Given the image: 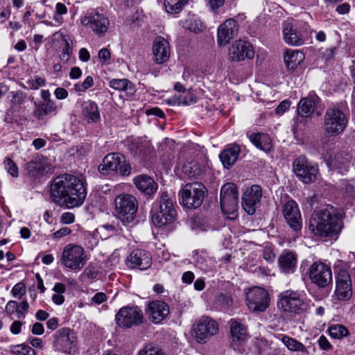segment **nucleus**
<instances>
[{
    "mask_svg": "<svg viewBox=\"0 0 355 355\" xmlns=\"http://www.w3.org/2000/svg\"><path fill=\"white\" fill-rule=\"evenodd\" d=\"M50 196L61 207H80L87 196L86 182L83 178L69 173L58 175L51 184Z\"/></svg>",
    "mask_w": 355,
    "mask_h": 355,
    "instance_id": "nucleus-1",
    "label": "nucleus"
},
{
    "mask_svg": "<svg viewBox=\"0 0 355 355\" xmlns=\"http://www.w3.org/2000/svg\"><path fill=\"white\" fill-rule=\"evenodd\" d=\"M343 227L342 218L336 208L326 205L315 209L311 214L309 228L315 236L334 238L338 236Z\"/></svg>",
    "mask_w": 355,
    "mask_h": 355,
    "instance_id": "nucleus-2",
    "label": "nucleus"
},
{
    "mask_svg": "<svg viewBox=\"0 0 355 355\" xmlns=\"http://www.w3.org/2000/svg\"><path fill=\"white\" fill-rule=\"evenodd\" d=\"M152 222L157 227L166 225L173 222L176 216V211L173 200L167 191L160 193L159 198L152 206Z\"/></svg>",
    "mask_w": 355,
    "mask_h": 355,
    "instance_id": "nucleus-3",
    "label": "nucleus"
},
{
    "mask_svg": "<svg viewBox=\"0 0 355 355\" xmlns=\"http://www.w3.org/2000/svg\"><path fill=\"white\" fill-rule=\"evenodd\" d=\"M115 216L128 228L137 224L136 215L138 209L137 198L130 194H121L116 197Z\"/></svg>",
    "mask_w": 355,
    "mask_h": 355,
    "instance_id": "nucleus-4",
    "label": "nucleus"
},
{
    "mask_svg": "<svg viewBox=\"0 0 355 355\" xmlns=\"http://www.w3.org/2000/svg\"><path fill=\"white\" fill-rule=\"evenodd\" d=\"M278 297V307L291 315H301L309 309L308 303L297 291L287 290L281 293Z\"/></svg>",
    "mask_w": 355,
    "mask_h": 355,
    "instance_id": "nucleus-5",
    "label": "nucleus"
},
{
    "mask_svg": "<svg viewBox=\"0 0 355 355\" xmlns=\"http://www.w3.org/2000/svg\"><path fill=\"white\" fill-rule=\"evenodd\" d=\"M87 256L83 248L76 244L67 245L62 252L60 262L68 269L80 271L85 266Z\"/></svg>",
    "mask_w": 355,
    "mask_h": 355,
    "instance_id": "nucleus-6",
    "label": "nucleus"
},
{
    "mask_svg": "<svg viewBox=\"0 0 355 355\" xmlns=\"http://www.w3.org/2000/svg\"><path fill=\"white\" fill-rule=\"evenodd\" d=\"M347 119L338 107H329L324 115V131L329 136L335 137L343 132L347 127Z\"/></svg>",
    "mask_w": 355,
    "mask_h": 355,
    "instance_id": "nucleus-7",
    "label": "nucleus"
},
{
    "mask_svg": "<svg viewBox=\"0 0 355 355\" xmlns=\"http://www.w3.org/2000/svg\"><path fill=\"white\" fill-rule=\"evenodd\" d=\"M207 192V188L200 182L188 183L180 192L182 203L189 209H196L202 205Z\"/></svg>",
    "mask_w": 355,
    "mask_h": 355,
    "instance_id": "nucleus-8",
    "label": "nucleus"
},
{
    "mask_svg": "<svg viewBox=\"0 0 355 355\" xmlns=\"http://www.w3.org/2000/svg\"><path fill=\"white\" fill-rule=\"evenodd\" d=\"M99 171L105 175L107 170L112 171L122 176H128L131 173L132 167L125 160L123 155L111 153L107 155L103 163L98 166Z\"/></svg>",
    "mask_w": 355,
    "mask_h": 355,
    "instance_id": "nucleus-9",
    "label": "nucleus"
},
{
    "mask_svg": "<svg viewBox=\"0 0 355 355\" xmlns=\"http://www.w3.org/2000/svg\"><path fill=\"white\" fill-rule=\"evenodd\" d=\"M308 272L311 282L319 288H325L332 283L331 268L322 261H314L309 266Z\"/></svg>",
    "mask_w": 355,
    "mask_h": 355,
    "instance_id": "nucleus-10",
    "label": "nucleus"
},
{
    "mask_svg": "<svg viewBox=\"0 0 355 355\" xmlns=\"http://www.w3.org/2000/svg\"><path fill=\"white\" fill-rule=\"evenodd\" d=\"M117 325L122 328L139 326L144 322V315L138 306H123L115 315Z\"/></svg>",
    "mask_w": 355,
    "mask_h": 355,
    "instance_id": "nucleus-11",
    "label": "nucleus"
},
{
    "mask_svg": "<svg viewBox=\"0 0 355 355\" xmlns=\"http://www.w3.org/2000/svg\"><path fill=\"white\" fill-rule=\"evenodd\" d=\"M336 291L335 294L338 300L346 301L352 296V279L349 273L345 266H336Z\"/></svg>",
    "mask_w": 355,
    "mask_h": 355,
    "instance_id": "nucleus-12",
    "label": "nucleus"
},
{
    "mask_svg": "<svg viewBox=\"0 0 355 355\" xmlns=\"http://www.w3.org/2000/svg\"><path fill=\"white\" fill-rule=\"evenodd\" d=\"M293 171L304 184L313 182L318 174V166L308 161L306 157L300 156L293 163Z\"/></svg>",
    "mask_w": 355,
    "mask_h": 355,
    "instance_id": "nucleus-13",
    "label": "nucleus"
},
{
    "mask_svg": "<svg viewBox=\"0 0 355 355\" xmlns=\"http://www.w3.org/2000/svg\"><path fill=\"white\" fill-rule=\"evenodd\" d=\"M245 300L248 309L254 313L263 312L269 306L268 291L260 287H253L246 293Z\"/></svg>",
    "mask_w": 355,
    "mask_h": 355,
    "instance_id": "nucleus-14",
    "label": "nucleus"
},
{
    "mask_svg": "<svg viewBox=\"0 0 355 355\" xmlns=\"http://www.w3.org/2000/svg\"><path fill=\"white\" fill-rule=\"evenodd\" d=\"M239 193L235 184L229 182L220 189V207L225 214H234L239 202Z\"/></svg>",
    "mask_w": 355,
    "mask_h": 355,
    "instance_id": "nucleus-15",
    "label": "nucleus"
},
{
    "mask_svg": "<svg viewBox=\"0 0 355 355\" xmlns=\"http://www.w3.org/2000/svg\"><path fill=\"white\" fill-rule=\"evenodd\" d=\"M54 347L58 351L65 354H71L77 342L75 333L68 327L58 329L54 334Z\"/></svg>",
    "mask_w": 355,
    "mask_h": 355,
    "instance_id": "nucleus-16",
    "label": "nucleus"
},
{
    "mask_svg": "<svg viewBox=\"0 0 355 355\" xmlns=\"http://www.w3.org/2000/svg\"><path fill=\"white\" fill-rule=\"evenodd\" d=\"M196 340L199 343H206L218 331L217 322L211 318L202 317L193 328Z\"/></svg>",
    "mask_w": 355,
    "mask_h": 355,
    "instance_id": "nucleus-17",
    "label": "nucleus"
},
{
    "mask_svg": "<svg viewBox=\"0 0 355 355\" xmlns=\"http://www.w3.org/2000/svg\"><path fill=\"white\" fill-rule=\"evenodd\" d=\"M284 218L289 227L296 232L301 230L302 219L297 202L293 200H288L282 207Z\"/></svg>",
    "mask_w": 355,
    "mask_h": 355,
    "instance_id": "nucleus-18",
    "label": "nucleus"
},
{
    "mask_svg": "<svg viewBox=\"0 0 355 355\" xmlns=\"http://www.w3.org/2000/svg\"><path fill=\"white\" fill-rule=\"evenodd\" d=\"M254 51L252 44L241 40H236L229 49V58L233 62H240L254 58Z\"/></svg>",
    "mask_w": 355,
    "mask_h": 355,
    "instance_id": "nucleus-19",
    "label": "nucleus"
},
{
    "mask_svg": "<svg viewBox=\"0 0 355 355\" xmlns=\"http://www.w3.org/2000/svg\"><path fill=\"white\" fill-rule=\"evenodd\" d=\"M126 266L130 269L145 270L150 267L152 258L150 254L144 250H133L125 259Z\"/></svg>",
    "mask_w": 355,
    "mask_h": 355,
    "instance_id": "nucleus-20",
    "label": "nucleus"
},
{
    "mask_svg": "<svg viewBox=\"0 0 355 355\" xmlns=\"http://www.w3.org/2000/svg\"><path fill=\"white\" fill-rule=\"evenodd\" d=\"M261 196L262 189L259 185L254 184L247 190L242 198V207L245 211L250 215L254 214Z\"/></svg>",
    "mask_w": 355,
    "mask_h": 355,
    "instance_id": "nucleus-21",
    "label": "nucleus"
},
{
    "mask_svg": "<svg viewBox=\"0 0 355 355\" xmlns=\"http://www.w3.org/2000/svg\"><path fill=\"white\" fill-rule=\"evenodd\" d=\"M238 33V24L234 19H228L218 28V43L219 46H225Z\"/></svg>",
    "mask_w": 355,
    "mask_h": 355,
    "instance_id": "nucleus-22",
    "label": "nucleus"
},
{
    "mask_svg": "<svg viewBox=\"0 0 355 355\" xmlns=\"http://www.w3.org/2000/svg\"><path fill=\"white\" fill-rule=\"evenodd\" d=\"M153 53L155 63L161 64L167 62L171 54L168 42L163 37H157L153 43Z\"/></svg>",
    "mask_w": 355,
    "mask_h": 355,
    "instance_id": "nucleus-23",
    "label": "nucleus"
},
{
    "mask_svg": "<svg viewBox=\"0 0 355 355\" xmlns=\"http://www.w3.org/2000/svg\"><path fill=\"white\" fill-rule=\"evenodd\" d=\"M82 22L85 25H89L98 35H102L107 32L110 25L108 19L100 13L91 14L85 17Z\"/></svg>",
    "mask_w": 355,
    "mask_h": 355,
    "instance_id": "nucleus-24",
    "label": "nucleus"
},
{
    "mask_svg": "<svg viewBox=\"0 0 355 355\" xmlns=\"http://www.w3.org/2000/svg\"><path fill=\"white\" fill-rule=\"evenodd\" d=\"M132 182L135 187L146 196H153L158 189V184L154 179L146 174L137 175L133 178Z\"/></svg>",
    "mask_w": 355,
    "mask_h": 355,
    "instance_id": "nucleus-25",
    "label": "nucleus"
},
{
    "mask_svg": "<svg viewBox=\"0 0 355 355\" xmlns=\"http://www.w3.org/2000/svg\"><path fill=\"white\" fill-rule=\"evenodd\" d=\"M169 306L160 300L153 301L148 304V313L150 320L158 324L169 314Z\"/></svg>",
    "mask_w": 355,
    "mask_h": 355,
    "instance_id": "nucleus-26",
    "label": "nucleus"
},
{
    "mask_svg": "<svg viewBox=\"0 0 355 355\" xmlns=\"http://www.w3.org/2000/svg\"><path fill=\"white\" fill-rule=\"evenodd\" d=\"M320 103L319 97L313 93L303 98L298 103L297 113L302 117H308L312 114L315 108Z\"/></svg>",
    "mask_w": 355,
    "mask_h": 355,
    "instance_id": "nucleus-27",
    "label": "nucleus"
},
{
    "mask_svg": "<svg viewBox=\"0 0 355 355\" xmlns=\"http://www.w3.org/2000/svg\"><path fill=\"white\" fill-rule=\"evenodd\" d=\"M58 113V107L54 101L35 102L33 115L38 120H43L46 116Z\"/></svg>",
    "mask_w": 355,
    "mask_h": 355,
    "instance_id": "nucleus-28",
    "label": "nucleus"
},
{
    "mask_svg": "<svg viewBox=\"0 0 355 355\" xmlns=\"http://www.w3.org/2000/svg\"><path fill=\"white\" fill-rule=\"evenodd\" d=\"M281 271L285 274H291L297 266V254L292 252L284 251L278 258Z\"/></svg>",
    "mask_w": 355,
    "mask_h": 355,
    "instance_id": "nucleus-29",
    "label": "nucleus"
},
{
    "mask_svg": "<svg viewBox=\"0 0 355 355\" xmlns=\"http://www.w3.org/2000/svg\"><path fill=\"white\" fill-rule=\"evenodd\" d=\"M49 165L42 158L37 157L25 165V170L33 178L43 176L48 172Z\"/></svg>",
    "mask_w": 355,
    "mask_h": 355,
    "instance_id": "nucleus-30",
    "label": "nucleus"
},
{
    "mask_svg": "<svg viewBox=\"0 0 355 355\" xmlns=\"http://www.w3.org/2000/svg\"><path fill=\"white\" fill-rule=\"evenodd\" d=\"M283 35L285 42L288 44L300 46L304 44L302 34L290 22L284 23Z\"/></svg>",
    "mask_w": 355,
    "mask_h": 355,
    "instance_id": "nucleus-31",
    "label": "nucleus"
},
{
    "mask_svg": "<svg viewBox=\"0 0 355 355\" xmlns=\"http://www.w3.org/2000/svg\"><path fill=\"white\" fill-rule=\"evenodd\" d=\"M240 153L241 148L237 144L230 145L220 153L219 157L224 167L229 168L234 165L237 161Z\"/></svg>",
    "mask_w": 355,
    "mask_h": 355,
    "instance_id": "nucleus-32",
    "label": "nucleus"
},
{
    "mask_svg": "<svg viewBox=\"0 0 355 355\" xmlns=\"http://www.w3.org/2000/svg\"><path fill=\"white\" fill-rule=\"evenodd\" d=\"M249 139L257 148L266 153H270L272 148V139L268 134L252 133L249 136Z\"/></svg>",
    "mask_w": 355,
    "mask_h": 355,
    "instance_id": "nucleus-33",
    "label": "nucleus"
},
{
    "mask_svg": "<svg viewBox=\"0 0 355 355\" xmlns=\"http://www.w3.org/2000/svg\"><path fill=\"white\" fill-rule=\"evenodd\" d=\"M230 333L232 345H241L247 337V329L245 327L236 320L230 321Z\"/></svg>",
    "mask_w": 355,
    "mask_h": 355,
    "instance_id": "nucleus-34",
    "label": "nucleus"
},
{
    "mask_svg": "<svg viewBox=\"0 0 355 355\" xmlns=\"http://www.w3.org/2000/svg\"><path fill=\"white\" fill-rule=\"evenodd\" d=\"M82 114L88 123L96 122L100 119L98 105L90 100L82 103Z\"/></svg>",
    "mask_w": 355,
    "mask_h": 355,
    "instance_id": "nucleus-35",
    "label": "nucleus"
},
{
    "mask_svg": "<svg viewBox=\"0 0 355 355\" xmlns=\"http://www.w3.org/2000/svg\"><path fill=\"white\" fill-rule=\"evenodd\" d=\"M304 54L298 50L286 51L284 54V62L288 69H294L303 60Z\"/></svg>",
    "mask_w": 355,
    "mask_h": 355,
    "instance_id": "nucleus-36",
    "label": "nucleus"
},
{
    "mask_svg": "<svg viewBox=\"0 0 355 355\" xmlns=\"http://www.w3.org/2000/svg\"><path fill=\"white\" fill-rule=\"evenodd\" d=\"M182 171L191 178H198L203 175L205 167L196 161H191L184 164Z\"/></svg>",
    "mask_w": 355,
    "mask_h": 355,
    "instance_id": "nucleus-37",
    "label": "nucleus"
},
{
    "mask_svg": "<svg viewBox=\"0 0 355 355\" xmlns=\"http://www.w3.org/2000/svg\"><path fill=\"white\" fill-rule=\"evenodd\" d=\"M282 341L290 351L298 352L303 354L308 353L307 349L304 345L293 338L284 335L282 338Z\"/></svg>",
    "mask_w": 355,
    "mask_h": 355,
    "instance_id": "nucleus-38",
    "label": "nucleus"
},
{
    "mask_svg": "<svg viewBox=\"0 0 355 355\" xmlns=\"http://www.w3.org/2000/svg\"><path fill=\"white\" fill-rule=\"evenodd\" d=\"M109 86L115 90L126 91L132 94L135 91L133 84L127 78L116 79L114 78L110 80Z\"/></svg>",
    "mask_w": 355,
    "mask_h": 355,
    "instance_id": "nucleus-39",
    "label": "nucleus"
},
{
    "mask_svg": "<svg viewBox=\"0 0 355 355\" xmlns=\"http://www.w3.org/2000/svg\"><path fill=\"white\" fill-rule=\"evenodd\" d=\"M329 336L335 339H343L349 334V330L344 326L340 324L331 325L328 329Z\"/></svg>",
    "mask_w": 355,
    "mask_h": 355,
    "instance_id": "nucleus-40",
    "label": "nucleus"
},
{
    "mask_svg": "<svg viewBox=\"0 0 355 355\" xmlns=\"http://www.w3.org/2000/svg\"><path fill=\"white\" fill-rule=\"evenodd\" d=\"M188 0H164L166 10L171 14L180 12Z\"/></svg>",
    "mask_w": 355,
    "mask_h": 355,
    "instance_id": "nucleus-41",
    "label": "nucleus"
},
{
    "mask_svg": "<svg viewBox=\"0 0 355 355\" xmlns=\"http://www.w3.org/2000/svg\"><path fill=\"white\" fill-rule=\"evenodd\" d=\"M10 352L15 355H36L35 351L26 344L14 345L10 347Z\"/></svg>",
    "mask_w": 355,
    "mask_h": 355,
    "instance_id": "nucleus-42",
    "label": "nucleus"
},
{
    "mask_svg": "<svg viewBox=\"0 0 355 355\" xmlns=\"http://www.w3.org/2000/svg\"><path fill=\"white\" fill-rule=\"evenodd\" d=\"M184 27L187 29H189L191 32L196 33L202 31L205 28L201 21L195 17H190L187 19L184 23Z\"/></svg>",
    "mask_w": 355,
    "mask_h": 355,
    "instance_id": "nucleus-43",
    "label": "nucleus"
},
{
    "mask_svg": "<svg viewBox=\"0 0 355 355\" xmlns=\"http://www.w3.org/2000/svg\"><path fill=\"white\" fill-rule=\"evenodd\" d=\"M64 41V45L62 49L61 53L60 55V60L64 63H67L71 58L72 54V47L70 42L66 39Z\"/></svg>",
    "mask_w": 355,
    "mask_h": 355,
    "instance_id": "nucleus-44",
    "label": "nucleus"
},
{
    "mask_svg": "<svg viewBox=\"0 0 355 355\" xmlns=\"http://www.w3.org/2000/svg\"><path fill=\"white\" fill-rule=\"evenodd\" d=\"M94 85V80L91 76H88L83 83H78L74 85V89L77 92H84Z\"/></svg>",
    "mask_w": 355,
    "mask_h": 355,
    "instance_id": "nucleus-45",
    "label": "nucleus"
},
{
    "mask_svg": "<svg viewBox=\"0 0 355 355\" xmlns=\"http://www.w3.org/2000/svg\"><path fill=\"white\" fill-rule=\"evenodd\" d=\"M137 355H164V354L159 347L148 345L139 350Z\"/></svg>",
    "mask_w": 355,
    "mask_h": 355,
    "instance_id": "nucleus-46",
    "label": "nucleus"
},
{
    "mask_svg": "<svg viewBox=\"0 0 355 355\" xmlns=\"http://www.w3.org/2000/svg\"><path fill=\"white\" fill-rule=\"evenodd\" d=\"M3 164L5 166V168L10 175H12L14 178L18 177V168L11 159L6 157Z\"/></svg>",
    "mask_w": 355,
    "mask_h": 355,
    "instance_id": "nucleus-47",
    "label": "nucleus"
},
{
    "mask_svg": "<svg viewBox=\"0 0 355 355\" xmlns=\"http://www.w3.org/2000/svg\"><path fill=\"white\" fill-rule=\"evenodd\" d=\"M216 302L222 308L226 309L232 304V298L229 293H220L217 296Z\"/></svg>",
    "mask_w": 355,
    "mask_h": 355,
    "instance_id": "nucleus-48",
    "label": "nucleus"
},
{
    "mask_svg": "<svg viewBox=\"0 0 355 355\" xmlns=\"http://www.w3.org/2000/svg\"><path fill=\"white\" fill-rule=\"evenodd\" d=\"M67 13V8L62 3H58L55 6V11L53 16L55 21L62 22V15Z\"/></svg>",
    "mask_w": 355,
    "mask_h": 355,
    "instance_id": "nucleus-49",
    "label": "nucleus"
},
{
    "mask_svg": "<svg viewBox=\"0 0 355 355\" xmlns=\"http://www.w3.org/2000/svg\"><path fill=\"white\" fill-rule=\"evenodd\" d=\"M168 102L169 104H171V105H190V103L189 102V100H188V96H182V95H179L178 96H174L170 98L168 100Z\"/></svg>",
    "mask_w": 355,
    "mask_h": 355,
    "instance_id": "nucleus-50",
    "label": "nucleus"
},
{
    "mask_svg": "<svg viewBox=\"0 0 355 355\" xmlns=\"http://www.w3.org/2000/svg\"><path fill=\"white\" fill-rule=\"evenodd\" d=\"M11 96V102L16 105H20L24 103L26 95L22 92H10Z\"/></svg>",
    "mask_w": 355,
    "mask_h": 355,
    "instance_id": "nucleus-51",
    "label": "nucleus"
},
{
    "mask_svg": "<svg viewBox=\"0 0 355 355\" xmlns=\"http://www.w3.org/2000/svg\"><path fill=\"white\" fill-rule=\"evenodd\" d=\"M26 293V286L24 283L19 282L14 286L12 294L15 297L20 299Z\"/></svg>",
    "mask_w": 355,
    "mask_h": 355,
    "instance_id": "nucleus-52",
    "label": "nucleus"
},
{
    "mask_svg": "<svg viewBox=\"0 0 355 355\" xmlns=\"http://www.w3.org/2000/svg\"><path fill=\"white\" fill-rule=\"evenodd\" d=\"M193 260L197 266L202 270H207V257L203 254L196 253L193 256Z\"/></svg>",
    "mask_w": 355,
    "mask_h": 355,
    "instance_id": "nucleus-53",
    "label": "nucleus"
},
{
    "mask_svg": "<svg viewBox=\"0 0 355 355\" xmlns=\"http://www.w3.org/2000/svg\"><path fill=\"white\" fill-rule=\"evenodd\" d=\"M29 308V304L27 301L24 300L21 302L17 307V318H24L25 313L28 311Z\"/></svg>",
    "mask_w": 355,
    "mask_h": 355,
    "instance_id": "nucleus-54",
    "label": "nucleus"
},
{
    "mask_svg": "<svg viewBox=\"0 0 355 355\" xmlns=\"http://www.w3.org/2000/svg\"><path fill=\"white\" fill-rule=\"evenodd\" d=\"M318 344L322 350L329 351L332 349V345L324 335L320 336Z\"/></svg>",
    "mask_w": 355,
    "mask_h": 355,
    "instance_id": "nucleus-55",
    "label": "nucleus"
},
{
    "mask_svg": "<svg viewBox=\"0 0 355 355\" xmlns=\"http://www.w3.org/2000/svg\"><path fill=\"white\" fill-rule=\"evenodd\" d=\"M291 101L288 100H284L282 101L275 109L276 114L279 115L283 114L291 106Z\"/></svg>",
    "mask_w": 355,
    "mask_h": 355,
    "instance_id": "nucleus-56",
    "label": "nucleus"
},
{
    "mask_svg": "<svg viewBox=\"0 0 355 355\" xmlns=\"http://www.w3.org/2000/svg\"><path fill=\"white\" fill-rule=\"evenodd\" d=\"M18 304L16 301L10 300L6 306V311L8 315H12L15 312L17 313Z\"/></svg>",
    "mask_w": 355,
    "mask_h": 355,
    "instance_id": "nucleus-57",
    "label": "nucleus"
},
{
    "mask_svg": "<svg viewBox=\"0 0 355 355\" xmlns=\"http://www.w3.org/2000/svg\"><path fill=\"white\" fill-rule=\"evenodd\" d=\"M107 299V295L105 293L98 292L94 295L92 298V301L96 304H100L105 302Z\"/></svg>",
    "mask_w": 355,
    "mask_h": 355,
    "instance_id": "nucleus-58",
    "label": "nucleus"
},
{
    "mask_svg": "<svg viewBox=\"0 0 355 355\" xmlns=\"http://www.w3.org/2000/svg\"><path fill=\"white\" fill-rule=\"evenodd\" d=\"M23 322L19 320H15L10 325V330L12 334L17 335L21 332Z\"/></svg>",
    "mask_w": 355,
    "mask_h": 355,
    "instance_id": "nucleus-59",
    "label": "nucleus"
},
{
    "mask_svg": "<svg viewBox=\"0 0 355 355\" xmlns=\"http://www.w3.org/2000/svg\"><path fill=\"white\" fill-rule=\"evenodd\" d=\"M75 216L72 213L65 212L61 216V222L64 224H71L74 222Z\"/></svg>",
    "mask_w": 355,
    "mask_h": 355,
    "instance_id": "nucleus-60",
    "label": "nucleus"
},
{
    "mask_svg": "<svg viewBox=\"0 0 355 355\" xmlns=\"http://www.w3.org/2000/svg\"><path fill=\"white\" fill-rule=\"evenodd\" d=\"M71 232V230L68 227H62L59 230L53 233V236L55 239H60L67 235H69Z\"/></svg>",
    "mask_w": 355,
    "mask_h": 355,
    "instance_id": "nucleus-61",
    "label": "nucleus"
},
{
    "mask_svg": "<svg viewBox=\"0 0 355 355\" xmlns=\"http://www.w3.org/2000/svg\"><path fill=\"white\" fill-rule=\"evenodd\" d=\"M97 273L98 272L95 268L91 266H87L83 272V274L89 279H95L97 276Z\"/></svg>",
    "mask_w": 355,
    "mask_h": 355,
    "instance_id": "nucleus-62",
    "label": "nucleus"
},
{
    "mask_svg": "<svg viewBox=\"0 0 355 355\" xmlns=\"http://www.w3.org/2000/svg\"><path fill=\"white\" fill-rule=\"evenodd\" d=\"M209 5L213 12H216L218 9L223 6L225 0H208Z\"/></svg>",
    "mask_w": 355,
    "mask_h": 355,
    "instance_id": "nucleus-63",
    "label": "nucleus"
},
{
    "mask_svg": "<svg viewBox=\"0 0 355 355\" xmlns=\"http://www.w3.org/2000/svg\"><path fill=\"white\" fill-rule=\"evenodd\" d=\"M54 94L56 98L62 100L65 99L68 96V92L64 88L58 87L55 89Z\"/></svg>",
    "mask_w": 355,
    "mask_h": 355,
    "instance_id": "nucleus-64",
    "label": "nucleus"
}]
</instances>
